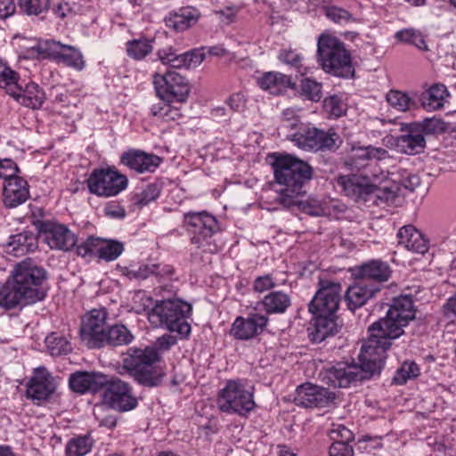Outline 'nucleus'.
<instances>
[{
	"label": "nucleus",
	"instance_id": "1",
	"mask_svg": "<svg viewBox=\"0 0 456 456\" xmlns=\"http://www.w3.org/2000/svg\"><path fill=\"white\" fill-rule=\"evenodd\" d=\"M414 317L411 297L403 295L394 298L387 315L369 327V338L362 346L359 354L360 364L337 363L322 373V379L333 387H347L379 374L384 367L386 351L391 346L392 340L403 334V327Z\"/></svg>",
	"mask_w": 456,
	"mask_h": 456
},
{
	"label": "nucleus",
	"instance_id": "2",
	"mask_svg": "<svg viewBox=\"0 0 456 456\" xmlns=\"http://www.w3.org/2000/svg\"><path fill=\"white\" fill-rule=\"evenodd\" d=\"M45 272L30 262L18 264L13 271L12 280L0 286V305L12 309L43 298L38 287L45 279Z\"/></svg>",
	"mask_w": 456,
	"mask_h": 456
},
{
	"label": "nucleus",
	"instance_id": "3",
	"mask_svg": "<svg viewBox=\"0 0 456 456\" xmlns=\"http://www.w3.org/2000/svg\"><path fill=\"white\" fill-rule=\"evenodd\" d=\"M277 183L283 185L278 201L286 208L297 203L303 184L312 178L311 167L303 160L289 154L273 153L269 157Z\"/></svg>",
	"mask_w": 456,
	"mask_h": 456
},
{
	"label": "nucleus",
	"instance_id": "4",
	"mask_svg": "<svg viewBox=\"0 0 456 456\" xmlns=\"http://www.w3.org/2000/svg\"><path fill=\"white\" fill-rule=\"evenodd\" d=\"M191 310L190 304L179 298L166 299L158 301L149 312L148 317L153 325L165 326L168 330L185 337L191 332L187 318Z\"/></svg>",
	"mask_w": 456,
	"mask_h": 456
},
{
	"label": "nucleus",
	"instance_id": "5",
	"mask_svg": "<svg viewBox=\"0 0 456 456\" xmlns=\"http://www.w3.org/2000/svg\"><path fill=\"white\" fill-rule=\"evenodd\" d=\"M317 55L324 71L337 77H348L353 73L350 55L336 37L322 35L317 44Z\"/></svg>",
	"mask_w": 456,
	"mask_h": 456
},
{
	"label": "nucleus",
	"instance_id": "6",
	"mask_svg": "<svg viewBox=\"0 0 456 456\" xmlns=\"http://www.w3.org/2000/svg\"><path fill=\"white\" fill-rule=\"evenodd\" d=\"M216 404L222 412L239 416L247 415L256 406L253 391L239 379H230L225 383L218 393Z\"/></svg>",
	"mask_w": 456,
	"mask_h": 456
},
{
	"label": "nucleus",
	"instance_id": "7",
	"mask_svg": "<svg viewBox=\"0 0 456 456\" xmlns=\"http://www.w3.org/2000/svg\"><path fill=\"white\" fill-rule=\"evenodd\" d=\"M287 137L297 147L310 151H333L341 143L340 136L333 129L325 132L308 125H301Z\"/></svg>",
	"mask_w": 456,
	"mask_h": 456
},
{
	"label": "nucleus",
	"instance_id": "8",
	"mask_svg": "<svg viewBox=\"0 0 456 456\" xmlns=\"http://www.w3.org/2000/svg\"><path fill=\"white\" fill-rule=\"evenodd\" d=\"M153 85L160 100L175 103L186 102L191 92L188 80L174 70L154 74Z\"/></svg>",
	"mask_w": 456,
	"mask_h": 456
},
{
	"label": "nucleus",
	"instance_id": "9",
	"mask_svg": "<svg viewBox=\"0 0 456 456\" xmlns=\"http://www.w3.org/2000/svg\"><path fill=\"white\" fill-rule=\"evenodd\" d=\"M127 177L113 169H99L87 180L89 191L98 196H116L127 186Z\"/></svg>",
	"mask_w": 456,
	"mask_h": 456
},
{
	"label": "nucleus",
	"instance_id": "10",
	"mask_svg": "<svg viewBox=\"0 0 456 456\" xmlns=\"http://www.w3.org/2000/svg\"><path fill=\"white\" fill-rule=\"evenodd\" d=\"M184 223L191 227V241L199 248L210 249L213 234L218 231L216 217L206 212L188 213L184 215Z\"/></svg>",
	"mask_w": 456,
	"mask_h": 456
},
{
	"label": "nucleus",
	"instance_id": "11",
	"mask_svg": "<svg viewBox=\"0 0 456 456\" xmlns=\"http://www.w3.org/2000/svg\"><path fill=\"white\" fill-rule=\"evenodd\" d=\"M387 177V174L383 171L374 172L371 175L365 174L364 175H342L338 179V183L346 196L358 199L370 194L372 187L381 183Z\"/></svg>",
	"mask_w": 456,
	"mask_h": 456
},
{
	"label": "nucleus",
	"instance_id": "12",
	"mask_svg": "<svg viewBox=\"0 0 456 456\" xmlns=\"http://www.w3.org/2000/svg\"><path fill=\"white\" fill-rule=\"evenodd\" d=\"M341 286L331 281H322L321 288L309 304L313 314L334 316L338 308Z\"/></svg>",
	"mask_w": 456,
	"mask_h": 456
},
{
	"label": "nucleus",
	"instance_id": "13",
	"mask_svg": "<svg viewBox=\"0 0 456 456\" xmlns=\"http://www.w3.org/2000/svg\"><path fill=\"white\" fill-rule=\"evenodd\" d=\"M107 387L104 392V401L112 409L118 411H128L137 406V399L133 395L132 388L128 383L114 379L107 381Z\"/></svg>",
	"mask_w": 456,
	"mask_h": 456
},
{
	"label": "nucleus",
	"instance_id": "14",
	"mask_svg": "<svg viewBox=\"0 0 456 456\" xmlns=\"http://www.w3.org/2000/svg\"><path fill=\"white\" fill-rule=\"evenodd\" d=\"M107 313L103 309H94L82 320L81 336L90 348H101L106 328Z\"/></svg>",
	"mask_w": 456,
	"mask_h": 456
},
{
	"label": "nucleus",
	"instance_id": "15",
	"mask_svg": "<svg viewBox=\"0 0 456 456\" xmlns=\"http://www.w3.org/2000/svg\"><path fill=\"white\" fill-rule=\"evenodd\" d=\"M55 391L54 378L45 367L34 370L33 375L26 385V395L35 403L41 404L50 398Z\"/></svg>",
	"mask_w": 456,
	"mask_h": 456
},
{
	"label": "nucleus",
	"instance_id": "16",
	"mask_svg": "<svg viewBox=\"0 0 456 456\" xmlns=\"http://www.w3.org/2000/svg\"><path fill=\"white\" fill-rule=\"evenodd\" d=\"M335 398V393L328 388L306 383L297 387L294 401L297 405L305 408L326 407L333 403Z\"/></svg>",
	"mask_w": 456,
	"mask_h": 456
},
{
	"label": "nucleus",
	"instance_id": "17",
	"mask_svg": "<svg viewBox=\"0 0 456 456\" xmlns=\"http://www.w3.org/2000/svg\"><path fill=\"white\" fill-rule=\"evenodd\" d=\"M160 355L154 346L129 347L122 354L121 369L129 376L143 367L159 362Z\"/></svg>",
	"mask_w": 456,
	"mask_h": 456
},
{
	"label": "nucleus",
	"instance_id": "18",
	"mask_svg": "<svg viewBox=\"0 0 456 456\" xmlns=\"http://www.w3.org/2000/svg\"><path fill=\"white\" fill-rule=\"evenodd\" d=\"M160 61L175 69H192L202 63L205 54L200 50H191L177 53L172 46L164 47L158 51Z\"/></svg>",
	"mask_w": 456,
	"mask_h": 456
},
{
	"label": "nucleus",
	"instance_id": "19",
	"mask_svg": "<svg viewBox=\"0 0 456 456\" xmlns=\"http://www.w3.org/2000/svg\"><path fill=\"white\" fill-rule=\"evenodd\" d=\"M268 322L265 314L254 313L248 317H237L232 323L231 334L241 340H248L263 332Z\"/></svg>",
	"mask_w": 456,
	"mask_h": 456
},
{
	"label": "nucleus",
	"instance_id": "20",
	"mask_svg": "<svg viewBox=\"0 0 456 456\" xmlns=\"http://www.w3.org/2000/svg\"><path fill=\"white\" fill-rule=\"evenodd\" d=\"M122 165L138 173H153L162 162L159 156L139 150H129L120 157Z\"/></svg>",
	"mask_w": 456,
	"mask_h": 456
},
{
	"label": "nucleus",
	"instance_id": "21",
	"mask_svg": "<svg viewBox=\"0 0 456 456\" xmlns=\"http://www.w3.org/2000/svg\"><path fill=\"white\" fill-rule=\"evenodd\" d=\"M6 93L20 104L31 109L40 108L45 101V93L37 84L29 83L22 88L17 84V77L11 83Z\"/></svg>",
	"mask_w": 456,
	"mask_h": 456
},
{
	"label": "nucleus",
	"instance_id": "22",
	"mask_svg": "<svg viewBox=\"0 0 456 456\" xmlns=\"http://www.w3.org/2000/svg\"><path fill=\"white\" fill-rule=\"evenodd\" d=\"M422 130L423 127L420 125H409L404 134L396 139L398 151L408 155L421 153L426 147V140Z\"/></svg>",
	"mask_w": 456,
	"mask_h": 456
},
{
	"label": "nucleus",
	"instance_id": "23",
	"mask_svg": "<svg viewBox=\"0 0 456 456\" xmlns=\"http://www.w3.org/2000/svg\"><path fill=\"white\" fill-rule=\"evenodd\" d=\"M29 198L28 182L22 177L12 178L3 185V203L12 208L23 204Z\"/></svg>",
	"mask_w": 456,
	"mask_h": 456
},
{
	"label": "nucleus",
	"instance_id": "24",
	"mask_svg": "<svg viewBox=\"0 0 456 456\" xmlns=\"http://www.w3.org/2000/svg\"><path fill=\"white\" fill-rule=\"evenodd\" d=\"M69 383L70 388L77 393H95L107 384V377L98 372L80 371L72 374Z\"/></svg>",
	"mask_w": 456,
	"mask_h": 456
},
{
	"label": "nucleus",
	"instance_id": "25",
	"mask_svg": "<svg viewBox=\"0 0 456 456\" xmlns=\"http://www.w3.org/2000/svg\"><path fill=\"white\" fill-rule=\"evenodd\" d=\"M379 290V285L367 283L362 280L355 281L346 289V301L348 308L352 311L360 308Z\"/></svg>",
	"mask_w": 456,
	"mask_h": 456
},
{
	"label": "nucleus",
	"instance_id": "26",
	"mask_svg": "<svg viewBox=\"0 0 456 456\" xmlns=\"http://www.w3.org/2000/svg\"><path fill=\"white\" fill-rule=\"evenodd\" d=\"M391 270L388 265L379 260H372L361 266L355 267L353 275L357 280L386 281L389 279Z\"/></svg>",
	"mask_w": 456,
	"mask_h": 456
},
{
	"label": "nucleus",
	"instance_id": "27",
	"mask_svg": "<svg viewBox=\"0 0 456 456\" xmlns=\"http://www.w3.org/2000/svg\"><path fill=\"white\" fill-rule=\"evenodd\" d=\"M397 236L399 244L413 253L423 255L429 248L428 240L412 225L402 227Z\"/></svg>",
	"mask_w": 456,
	"mask_h": 456
},
{
	"label": "nucleus",
	"instance_id": "28",
	"mask_svg": "<svg viewBox=\"0 0 456 456\" xmlns=\"http://www.w3.org/2000/svg\"><path fill=\"white\" fill-rule=\"evenodd\" d=\"M314 322L308 327V336L313 342L321 343L338 331L334 316L314 314Z\"/></svg>",
	"mask_w": 456,
	"mask_h": 456
},
{
	"label": "nucleus",
	"instance_id": "29",
	"mask_svg": "<svg viewBox=\"0 0 456 456\" xmlns=\"http://www.w3.org/2000/svg\"><path fill=\"white\" fill-rule=\"evenodd\" d=\"M388 152L383 148L373 146H354L350 151L351 164L356 168L366 165L368 160H380L387 157Z\"/></svg>",
	"mask_w": 456,
	"mask_h": 456
},
{
	"label": "nucleus",
	"instance_id": "30",
	"mask_svg": "<svg viewBox=\"0 0 456 456\" xmlns=\"http://www.w3.org/2000/svg\"><path fill=\"white\" fill-rule=\"evenodd\" d=\"M165 374V367L159 361L157 363H151L140 369L131 377L140 385L153 387L160 385Z\"/></svg>",
	"mask_w": 456,
	"mask_h": 456
},
{
	"label": "nucleus",
	"instance_id": "31",
	"mask_svg": "<svg viewBox=\"0 0 456 456\" xmlns=\"http://www.w3.org/2000/svg\"><path fill=\"white\" fill-rule=\"evenodd\" d=\"M449 92L443 84H434L421 95V104L428 111L439 110L444 108Z\"/></svg>",
	"mask_w": 456,
	"mask_h": 456
},
{
	"label": "nucleus",
	"instance_id": "32",
	"mask_svg": "<svg viewBox=\"0 0 456 456\" xmlns=\"http://www.w3.org/2000/svg\"><path fill=\"white\" fill-rule=\"evenodd\" d=\"M134 339V336L125 325L115 324L106 330L101 342V347H104L106 346H126L132 343Z\"/></svg>",
	"mask_w": 456,
	"mask_h": 456
},
{
	"label": "nucleus",
	"instance_id": "33",
	"mask_svg": "<svg viewBox=\"0 0 456 456\" xmlns=\"http://www.w3.org/2000/svg\"><path fill=\"white\" fill-rule=\"evenodd\" d=\"M261 304L267 314H283L291 305L290 297L282 291H273L265 295Z\"/></svg>",
	"mask_w": 456,
	"mask_h": 456
},
{
	"label": "nucleus",
	"instance_id": "34",
	"mask_svg": "<svg viewBox=\"0 0 456 456\" xmlns=\"http://www.w3.org/2000/svg\"><path fill=\"white\" fill-rule=\"evenodd\" d=\"M290 84V79L280 72H267L258 79L259 86L273 94H279Z\"/></svg>",
	"mask_w": 456,
	"mask_h": 456
},
{
	"label": "nucleus",
	"instance_id": "35",
	"mask_svg": "<svg viewBox=\"0 0 456 456\" xmlns=\"http://www.w3.org/2000/svg\"><path fill=\"white\" fill-rule=\"evenodd\" d=\"M8 248L15 256H22L34 251L37 248V238L32 232H20L10 238Z\"/></svg>",
	"mask_w": 456,
	"mask_h": 456
},
{
	"label": "nucleus",
	"instance_id": "36",
	"mask_svg": "<svg viewBox=\"0 0 456 456\" xmlns=\"http://www.w3.org/2000/svg\"><path fill=\"white\" fill-rule=\"evenodd\" d=\"M199 12L192 8L181 9L179 12L173 14L167 20V25L176 31H183L195 24L199 19Z\"/></svg>",
	"mask_w": 456,
	"mask_h": 456
},
{
	"label": "nucleus",
	"instance_id": "37",
	"mask_svg": "<svg viewBox=\"0 0 456 456\" xmlns=\"http://www.w3.org/2000/svg\"><path fill=\"white\" fill-rule=\"evenodd\" d=\"M174 102L160 100L151 107V113L166 122L176 120L182 117L181 105Z\"/></svg>",
	"mask_w": 456,
	"mask_h": 456
},
{
	"label": "nucleus",
	"instance_id": "38",
	"mask_svg": "<svg viewBox=\"0 0 456 456\" xmlns=\"http://www.w3.org/2000/svg\"><path fill=\"white\" fill-rule=\"evenodd\" d=\"M34 224L38 232V240L50 248H57V223L54 220H37Z\"/></svg>",
	"mask_w": 456,
	"mask_h": 456
},
{
	"label": "nucleus",
	"instance_id": "39",
	"mask_svg": "<svg viewBox=\"0 0 456 456\" xmlns=\"http://www.w3.org/2000/svg\"><path fill=\"white\" fill-rule=\"evenodd\" d=\"M395 38L400 43L413 45L419 51H429L425 36L419 29L413 28L401 29L395 32Z\"/></svg>",
	"mask_w": 456,
	"mask_h": 456
},
{
	"label": "nucleus",
	"instance_id": "40",
	"mask_svg": "<svg viewBox=\"0 0 456 456\" xmlns=\"http://www.w3.org/2000/svg\"><path fill=\"white\" fill-rule=\"evenodd\" d=\"M59 61L77 70L84 68V61L81 53L73 46L59 42Z\"/></svg>",
	"mask_w": 456,
	"mask_h": 456
},
{
	"label": "nucleus",
	"instance_id": "41",
	"mask_svg": "<svg viewBox=\"0 0 456 456\" xmlns=\"http://www.w3.org/2000/svg\"><path fill=\"white\" fill-rule=\"evenodd\" d=\"M152 40L138 38L126 43V53L130 58L139 61L144 59L153 51Z\"/></svg>",
	"mask_w": 456,
	"mask_h": 456
},
{
	"label": "nucleus",
	"instance_id": "42",
	"mask_svg": "<svg viewBox=\"0 0 456 456\" xmlns=\"http://www.w3.org/2000/svg\"><path fill=\"white\" fill-rule=\"evenodd\" d=\"M386 100L389 106L398 111H406L415 106L414 100L406 93L397 90H390Z\"/></svg>",
	"mask_w": 456,
	"mask_h": 456
},
{
	"label": "nucleus",
	"instance_id": "43",
	"mask_svg": "<svg viewBox=\"0 0 456 456\" xmlns=\"http://www.w3.org/2000/svg\"><path fill=\"white\" fill-rule=\"evenodd\" d=\"M278 59L301 74H304L306 69L304 65V56L297 50L291 48L281 49L279 53Z\"/></svg>",
	"mask_w": 456,
	"mask_h": 456
},
{
	"label": "nucleus",
	"instance_id": "44",
	"mask_svg": "<svg viewBox=\"0 0 456 456\" xmlns=\"http://www.w3.org/2000/svg\"><path fill=\"white\" fill-rule=\"evenodd\" d=\"M93 440L89 436H78L71 439L66 446L67 456H85L92 449Z\"/></svg>",
	"mask_w": 456,
	"mask_h": 456
},
{
	"label": "nucleus",
	"instance_id": "45",
	"mask_svg": "<svg viewBox=\"0 0 456 456\" xmlns=\"http://www.w3.org/2000/svg\"><path fill=\"white\" fill-rule=\"evenodd\" d=\"M99 258L106 262L116 260L124 251L122 242L116 240L102 239Z\"/></svg>",
	"mask_w": 456,
	"mask_h": 456
},
{
	"label": "nucleus",
	"instance_id": "46",
	"mask_svg": "<svg viewBox=\"0 0 456 456\" xmlns=\"http://www.w3.org/2000/svg\"><path fill=\"white\" fill-rule=\"evenodd\" d=\"M155 267L152 264L126 266L121 269V273L129 280L142 281L153 275Z\"/></svg>",
	"mask_w": 456,
	"mask_h": 456
},
{
	"label": "nucleus",
	"instance_id": "47",
	"mask_svg": "<svg viewBox=\"0 0 456 456\" xmlns=\"http://www.w3.org/2000/svg\"><path fill=\"white\" fill-rule=\"evenodd\" d=\"M31 54L43 59H57V42L41 40L30 47Z\"/></svg>",
	"mask_w": 456,
	"mask_h": 456
},
{
	"label": "nucleus",
	"instance_id": "48",
	"mask_svg": "<svg viewBox=\"0 0 456 456\" xmlns=\"http://www.w3.org/2000/svg\"><path fill=\"white\" fill-rule=\"evenodd\" d=\"M322 84L309 77L300 82L301 94L313 102H319L322 97Z\"/></svg>",
	"mask_w": 456,
	"mask_h": 456
},
{
	"label": "nucleus",
	"instance_id": "49",
	"mask_svg": "<svg viewBox=\"0 0 456 456\" xmlns=\"http://www.w3.org/2000/svg\"><path fill=\"white\" fill-rule=\"evenodd\" d=\"M419 374V368L414 362H404L397 370L394 381L398 385H403L408 380L418 377Z\"/></svg>",
	"mask_w": 456,
	"mask_h": 456
},
{
	"label": "nucleus",
	"instance_id": "50",
	"mask_svg": "<svg viewBox=\"0 0 456 456\" xmlns=\"http://www.w3.org/2000/svg\"><path fill=\"white\" fill-rule=\"evenodd\" d=\"M102 238L90 237L77 247V253L83 257L96 256L99 258Z\"/></svg>",
	"mask_w": 456,
	"mask_h": 456
},
{
	"label": "nucleus",
	"instance_id": "51",
	"mask_svg": "<svg viewBox=\"0 0 456 456\" xmlns=\"http://www.w3.org/2000/svg\"><path fill=\"white\" fill-rule=\"evenodd\" d=\"M324 13L329 20L339 25L347 24L354 20L349 11L336 5L324 6Z\"/></svg>",
	"mask_w": 456,
	"mask_h": 456
},
{
	"label": "nucleus",
	"instance_id": "52",
	"mask_svg": "<svg viewBox=\"0 0 456 456\" xmlns=\"http://www.w3.org/2000/svg\"><path fill=\"white\" fill-rule=\"evenodd\" d=\"M49 0H19L20 10L28 15H39L49 9Z\"/></svg>",
	"mask_w": 456,
	"mask_h": 456
},
{
	"label": "nucleus",
	"instance_id": "53",
	"mask_svg": "<svg viewBox=\"0 0 456 456\" xmlns=\"http://www.w3.org/2000/svg\"><path fill=\"white\" fill-rule=\"evenodd\" d=\"M77 242L76 233L66 225L59 224V249L69 251L77 245Z\"/></svg>",
	"mask_w": 456,
	"mask_h": 456
},
{
	"label": "nucleus",
	"instance_id": "54",
	"mask_svg": "<svg viewBox=\"0 0 456 456\" xmlns=\"http://www.w3.org/2000/svg\"><path fill=\"white\" fill-rule=\"evenodd\" d=\"M304 196H305L304 192L302 191L298 195L299 202L294 203L293 205H291L290 208L297 207L299 209L303 210L304 212H305L309 215H312V216H322L323 214L324 210H323V208L322 207L321 202H319L317 200H303Z\"/></svg>",
	"mask_w": 456,
	"mask_h": 456
},
{
	"label": "nucleus",
	"instance_id": "55",
	"mask_svg": "<svg viewBox=\"0 0 456 456\" xmlns=\"http://www.w3.org/2000/svg\"><path fill=\"white\" fill-rule=\"evenodd\" d=\"M397 190L398 188L396 185L384 186L376 189L372 187L371 193H374L375 197L381 202L391 205L395 203L397 198Z\"/></svg>",
	"mask_w": 456,
	"mask_h": 456
},
{
	"label": "nucleus",
	"instance_id": "56",
	"mask_svg": "<svg viewBox=\"0 0 456 456\" xmlns=\"http://www.w3.org/2000/svg\"><path fill=\"white\" fill-rule=\"evenodd\" d=\"M20 169L17 164L11 159H0V178L9 182L12 178H19Z\"/></svg>",
	"mask_w": 456,
	"mask_h": 456
},
{
	"label": "nucleus",
	"instance_id": "57",
	"mask_svg": "<svg viewBox=\"0 0 456 456\" xmlns=\"http://www.w3.org/2000/svg\"><path fill=\"white\" fill-rule=\"evenodd\" d=\"M302 124L300 123L297 110L289 108L282 112V125L283 129L297 130Z\"/></svg>",
	"mask_w": 456,
	"mask_h": 456
},
{
	"label": "nucleus",
	"instance_id": "58",
	"mask_svg": "<svg viewBox=\"0 0 456 456\" xmlns=\"http://www.w3.org/2000/svg\"><path fill=\"white\" fill-rule=\"evenodd\" d=\"M159 192L158 185L150 184L140 194L136 195L135 204L143 207L155 200L159 196Z\"/></svg>",
	"mask_w": 456,
	"mask_h": 456
},
{
	"label": "nucleus",
	"instance_id": "59",
	"mask_svg": "<svg viewBox=\"0 0 456 456\" xmlns=\"http://www.w3.org/2000/svg\"><path fill=\"white\" fill-rule=\"evenodd\" d=\"M324 107L330 115L336 118L342 116L346 110L344 102L338 95H332L326 98L324 101Z\"/></svg>",
	"mask_w": 456,
	"mask_h": 456
},
{
	"label": "nucleus",
	"instance_id": "60",
	"mask_svg": "<svg viewBox=\"0 0 456 456\" xmlns=\"http://www.w3.org/2000/svg\"><path fill=\"white\" fill-rule=\"evenodd\" d=\"M330 438L335 441L349 444L354 440V434L350 429L340 424H334L330 429Z\"/></svg>",
	"mask_w": 456,
	"mask_h": 456
},
{
	"label": "nucleus",
	"instance_id": "61",
	"mask_svg": "<svg viewBox=\"0 0 456 456\" xmlns=\"http://www.w3.org/2000/svg\"><path fill=\"white\" fill-rule=\"evenodd\" d=\"M330 456H354L353 447L347 444L339 441H335L330 447Z\"/></svg>",
	"mask_w": 456,
	"mask_h": 456
},
{
	"label": "nucleus",
	"instance_id": "62",
	"mask_svg": "<svg viewBox=\"0 0 456 456\" xmlns=\"http://www.w3.org/2000/svg\"><path fill=\"white\" fill-rule=\"evenodd\" d=\"M15 77L16 73L0 61V87L7 91Z\"/></svg>",
	"mask_w": 456,
	"mask_h": 456
},
{
	"label": "nucleus",
	"instance_id": "63",
	"mask_svg": "<svg viewBox=\"0 0 456 456\" xmlns=\"http://www.w3.org/2000/svg\"><path fill=\"white\" fill-rule=\"evenodd\" d=\"M276 286L271 275L259 276L255 280L254 289L257 292H264Z\"/></svg>",
	"mask_w": 456,
	"mask_h": 456
},
{
	"label": "nucleus",
	"instance_id": "64",
	"mask_svg": "<svg viewBox=\"0 0 456 456\" xmlns=\"http://www.w3.org/2000/svg\"><path fill=\"white\" fill-rule=\"evenodd\" d=\"M104 213L107 216L113 219H123L126 216L125 208L117 202H110L104 208Z\"/></svg>",
	"mask_w": 456,
	"mask_h": 456
}]
</instances>
